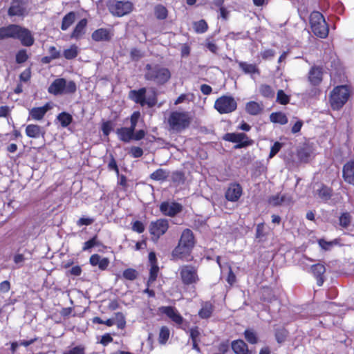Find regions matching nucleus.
<instances>
[{"label": "nucleus", "mask_w": 354, "mask_h": 354, "mask_svg": "<svg viewBox=\"0 0 354 354\" xmlns=\"http://www.w3.org/2000/svg\"><path fill=\"white\" fill-rule=\"evenodd\" d=\"M99 245V242L97 241V236H94L93 238L89 239L88 241H86L84 243V246L82 248L83 251H88L91 248Z\"/></svg>", "instance_id": "47"}, {"label": "nucleus", "mask_w": 354, "mask_h": 354, "mask_svg": "<svg viewBox=\"0 0 354 354\" xmlns=\"http://www.w3.org/2000/svg\"><path fill=\"white\" fill-rule=\"evenodd\" d=\"M181 280L185 285L196 283L198 280L197 269L192 266H183L179 268Z\"/></svg>", "instance_id": "10"}, {"label": "nucleus", "mask_w": 354, "mask_h": 354, "mask_svg": "<svg viewBox=\"0 0 354 354\" xmlns=\"http://www.w3.org/2000/svg\"><path fill=\"white\" fill-rule=\"evenodd\" d=\"M63 354H85V347L82 345H78L64 352Z\"/></svg>", "instance_id": "53"}, {"label": "nucleus", "mask_w": 354, "mask_h": 354, "mask_svg": "<svg viewBox=\"0 0 354 354\" xmlns=\"http://www.w3.org/2000/svg\"><path fill=\"white\" fill-rule=\"evenodd\" d=\"M129 97L141 106H147L149 108H153L158 102L157 92L154 88H151L148 93L145 87L138 90H131Z\"/></svg>", "instance_id": "1"}, {"label": "nucleus", "mask_w": 354, "mask_h": 354, "mask_svg": "<svg viewBox=\"0 0 354 354\" xmlns=\"http://www.w3.org/2000/svg\"><path fill=\"white\" fill-rule=\"evenodd\" d=\"M274 54V50L272 49H266L261 53V57L264 59L272 57Z\"/></svg>", "instance_id": "64"}, {"label": "nucleus", "mask_w": 354, "mask_h": 354, "mask_svg": "<svg viewBox=\"0 0 354 354\" xmlns=\"http://www.w3.org/2000/svg\"><path fill=\"white\" fill-rule=\"evenodd\" d=\"M318 244L325 251L330 250L333 247L341 245L340 239H335L330 241L321 239L318 240Z\"/></svg>", "instance_id": "30"}, {"label": "nucleus", "mask_w": 354, "mask_h": 354, "mask_svg": "<svg viewBox=\"0 0 354 354\" xmlns=\"http://www.w3.org/2000/svg\"><path fill=\"white\" fill-rule=\"evenodd\" d=\"M168 227V221L165 218H160L156 221L151 222L149 225V232L151 235L158 239L167 231Z\"/></svg>", "instance_id": "12"}, {"label": "nucleus", "mask_w": 354, "mask_h": 354, "mask_svg": "<svg viewBox=\"0 0 354 354\" xmlns=\"http://www.w3.org/2000/svg\"><path fill=\"white\" fill-rule=\"evenodd\" d=\"M214 306L210 302H205L198 312V315L202 319H207L211 317Z\"/></svg>", "instance_id": "31"}, {"label": "nucleus", "mask_w": 354, "mask_h": 354, "mask_svg": "<svg viewBox=\"0 0 354 354\" xmlns=\"http://www.w3.org/2000/svg\"><path fill=\"white\" fill-rule=\"evenodd\" d=\"M310 24L313 33L320 37L326 38L328 35V27L322 13L313 12L310 15Z\"/></svg>", "instance_id": "6"}, {"label": "nucleus", "mask_w": 354, "mask_h": 354, "mask_svg": "<svg viewBox=\"0 0 354 354\" xmlns=\"http://www.w3.org/2000/svg\"><path fill=\"white\" fill-rule=\"evenodd\" d=\"M270 120L273 123L280 124H286L288 121L286 114L282 112L272 113L270 115Z\"/></svg>", "instance_id": "34"}, {"label": "nucleus", "mask_w": 354, "mask_h": 354, "mask_svg": "<svg viewBox=\"0 0 354 354\" xmlns=\"http://www.w3.org/2000/svg\"><path fill=\"white\" fill-rule=\"evenodd\" d=\"M262 109V105L254 101L248 102L245 106L247 113L252 115H258Z\"/></svg>", "instance_id": "32"}, {"label": "nucleus", "mask_w": 354, "mask_h": 354, "mask_svg": "<svg viewBox=\"0 0 354 354\" xmlns=\"http://www.w3.org/2000/svg\"><path fill=\"white\" fill-rule=\"evenodd\" d=\"M134 131L129 127H121L117 129L116 134L118 138L124 142H129L133 140Z\"/></svg>", "instance_id": "29"}, {"label": "nucleus", "mask_w": 354, "mask_h": 354, "mask_svg": "<svg viewBox=\"0 0 354 354\" xmlns=\"http://www.w3.org/2000/svg\"><path fill=\"white\" fill-rule=\"evenodd\" d=\"M243 193L242 187L237 183H230L225 193V198L230 202L239 201Z\"/></svg>", "instance_id": "14"}, {"label": "nucleus", "mask_w": 354, "mask_h": 354, "mask_svg": "<svg viewBox=\"0 0 354 354\" xmlns=\"http://www.w3.org/2000/svg\"><path fill=\"white\" fill-rule=\"evenodd\" d=\"M15 39L20 40L21 44L26 47L32 46L35 41L31 32L28 29L20 26H19Z\"/></svg>", "instance_id": "15"}, {"label": "nucleus", "mask_w": 354, "mask_h": 354, "mask_svg": "<svg viewBox=\"0 0 354 354\" xmlns=\"http://www.w3.org/2000/svg\"><path fill=\"white\" fill-rule=\"evenodd\" d=\"M245 339L250 344L257 343L258 339L256 333L252 329H246L244 332Z\"/></svg>", "instance_id": "42"}, {"label": "nucleus", "mask_w": 354, "mask_h": 354, "mask_svg": "<svg viewBox=\"0 0 354 354\" xmlns=\"http://www.w3.org/2000/svg\"><path fill=\"white\" fill-rule=\"evenodd\" d=\"M50 56L53 59H58L61 56L60 51L58 50L55 46H50L48 49Z\"/></svg>", "instance_id": "61"}, {"label": "nucleus", "mask_w": 354, "mask_h": 354, "mask_svg": "<svg viewBox=\"0 0 354 354\" xmlns=\"http://www.w3.org/2000/svg\"><path fill=\"white\" fill-rule=\"evenodd\" d=\"M281 147H282L281 143H280L279 142H275L271 147L270 152L269 154V158H272V157H274L279 151Z\"/></svg>", "instance_id": "58"}, {"label": "nucleus", "mask_w": 354, "mask_h": 354, "mask_svg": "<svg viewBox=\"0 0 354 354\" xmlns=\"http://www.w3.org/2000/svg\"><path fill=\"white\" fill-rule=\"evenodd\" d=\"M223 139L226 141L236 143V149L248 147L252 145V140L244 133H227Z\"/></svg>", "instance_id": "11"}, {"label": "nucleus", "mask_w": 354, "mask_h": 354, "mask_svg": "<svg viewBox=\"0 0 354 354\" xmlns=\"http://www.w3.org/2000/svg\"><path fill=\"white\" fill-rule=\"evenodd\" d=\"M76 90V84L73 81H67L64 78L55 80L48 88V93L54 95L73 94Z\"/></svg>", "instance_id": "5"}, {"label": "nucleus", "mask_w": 354, "mask_h": 354, "mask_svg": "<svg viewBox=\"0 0 354 354\" xmlns=\"http://www.w3.org/2000/svg\"><path fill=\"white\" fill-rule=\"evenodd\" d=\"M298 156L301 161L308 162L310 157V151L308 149H301L298 152Z\"/></svg>", "instance_id": "52"}, {"label": "nucleus", "mask_w": 354, "mask_h": 354, "mask_svg": "<svg viewBox=\"0 0 354 354\" xmlns=\"http://www.w3.org/2000/svg\"><path fill=\"white\" fill-rule=\"evenodd\" d=\"M115 317L117 319V325L118 328H124L126 324V321L123 314L118 312L115 314Z\"/></svg>", "instance_id": "56"}, {"label": "nucleus", "mask_w": 354, "mask_h": 354, "mask_svg": "<svg viewBox=\"0 0 354 354\" xmlns=\"http://www.w3.org/2000/svg\"><path fill=\"white\" fill-rule=\"evenodd\" d=\"M342 173L344 180L354 185V160H350L344 165Z\"/></svg>", "instance_id": "21"}, {"label": "nucleus", "mask_w": 354, "mask_h": 354, "mask_svg": "<svg viewBox=\"0 0 354 354\" xmlns=\"http://www.w3.org/2000/svg\"><path fill=\"white\" fill-rule=\"evenodd\" d=\"M323 77V68L321 66H313L308 72V81L312 85H319Z\"/></svg>", "instance_id": "17"}, {"label": "nucleus", "mask_w": 354, "mask_h": 354, "mask_svg": "<svg viewBox=\"0 0 354 354\" xmlns=\"http://www.w3.org/2000/svg\"><path fill=\"white\" fill-rule=\"evenodd\" d=\"M208 28L207 24L203 19L198 21L194 24V28L197 33H204Z\"/></svg>", "instance_id": "44"}, {"label": "nucleus", "mask_w": 354, "mask_h": 354, "mask_svg": "<svg viewBox=\"0 0 354 354\" xmlns=\"http://www.w3.org/2000/svg\"><path fill=\"white\" fill-rule=\"evenodd\" d=\"M259 93L262 96L268 99H271L274 96V90L268 84H261L259 87Z\"/></svg>", "instance_id": "38"}, {"label": "nucleus", "mask_w": 354, "mask_h": 354, "mask_svg": "<svg viewBox=\"0 0 354 354\" xmlns=\"http://www.w3.org/2000/svg\"><path fill=\"white\" fill-rule=\"evenodd\" d=\"M286 335V331L283 329L277 330L275 333L276 339L279 343L285 340Z\"/></svg>", "instance_id": "62"}, {"label": "nucleus", "mask_w": 354, "mask_h": 354, "mask_svg": "<svg viewBox=\"0 0 354 354\" xmlns=\"http://www.w3.org/2000/svg\"><path fill=\"white\" fill-rule=\"evenodd\" d=\"M25 131L26 136L32 138H44L45 135V129L37 124L27 125Z\"/></svg>", "instance_id": "20"}, {"label": "nucleus", "mask_w": 354, "mask_h": 354, "mask_svg": "<svg viewBox=\"0 0 354 354\" xmlns=\"http://www.w3.org/2000/svg\"><path fill=\"white\" fill-rule=\"evenodd\" d=\"M91 37L95 41H109L111 34L109 30L102 28L95 30L92 33Z\"/></svg>", "instance_id": "26"}, {"label": "nucleus", "mask_w": 354, "mask_h": 354, "mask_svg": "<svg viewBox=\"0 0 354 354\" xmlns=\"http://www.w3.org/2000/svg\"><path fill=\"white\" fill-rule=\"evenodd\" d=\"M145 80L153 82L158 85L165 84L171 77L169 70L158 64L151 65L147 64L145 66Z\"/></svg>", "instance_id": "2"}, {"label": "nucleus", "mask_w": 354, "mask_h": 354, "mask_svg": "<svg viewBox=\"0 0 354 354\" xmlns=\"http://www.w3.org/2000/svg\"><path fill=\"white\" fill-rule=\"evenodd\" d=\"M315 197L320 200L322 202L326 203L330 200L333 196L332 188L320 184L314 191Z\"/></svg>", "instance_id": "16"}, {"label": "nucleus", "mask_w": 354, "mask_h": 354, "mask_svg": "<svg viewBox=\"0 0 354 354\" xmlns=\"http://www.w3.org/2000/svg\"><path fill=\"white\" fill-rule=\"evenodd\" d=\"M57 119L60 122L62 127H68L73 121V118L71 114L66 112H62L59 113Z\"/></svg>", "instance_id": "37"}, {"label": "nucleus", "mask_w": 354, "mask_h": 354, "mask_svg": "<svg viewBox=\"0 0 354 354\" xmlns=\"http://www.w3.org/2000/svg\"><path fill=\"white\" fill-rule=\"evenodd\" d=\"M28 56L26 53V50L21 49L17 52L16 54V62L17 64H22L26 62Z\"/></svg>", "instance_id": "50"}, {"label": "nucleus", "mask_w": 354, "mask_h": 354, "mask_svg": "<svg viewBox=\"0 0 354 354\" xmlns=\"http://www.w3.org/2000/svg\"><path fill=\"white\" fill-rule=\"evenodd\" d=\"M154 14L157 19H165L167 17V10L162 5H158L154 8Z\"/></svg>", "instance_id": "39"}, {"label": "nucleus", "mask_w": 354, "mask_h": 354, "mask_svg": "<svg viewBox=\"0 0 354 354\" xmlns=\"http://www.w3.org/2000/svg\"><path fill=\"white\" fill-rule=\"evenodd\" d=\"M132 230L139 234L142 233L145 230L143 223L139 221H136L133 223Z\"/></svg>", "instance_id": "60"}, {"label": "nucleus", "mask_w": 354, "mask_h": 354, "mask_svg": "<svg viewBox=\"0 0 354 354\" xmlns=\"http://www.w3.org/2000/svg\"><path fill=\"white\" fill-rule=\"evenodd\" d=\"M79 48L75 45H71L68 48L65 49L63 55L66 59H75L79 54Z\"/></svg>", "instance_id": "36"}, {"label": "nucleus", "mask_w": 354, "mask_h": 354, "mask_svg": "<svg viewBox=\"0 0 354 354\" xmlns=\"http://www.w3.org/2000/svg\"><path fill=\"white\" fill-rule=\"evenodd\" d=\"M101 259H102V257L99 254H95L91 255V257H90L89 261H90V263L93 266H98Z\"/></svg>", "instance_id": "63"}, {"label": "nucleus", "mask_w": 354, "mask_h": 354, "mask_svg": "<svg viewBox=\"0 0 354 354\" xmlns=\"http://www.w3.org/2000/svg\"><path fill=\"white\" fill-rule=\"evenodd\" d=\"M310 270L317 279V286H322L324 282L325 266L321 263L315 264L310 267Z\"/></svg>", "instance_id": "23"}, {"label": "nucleus", "mask_w": 354, "mask_h": 354, "mask_svg": "<svg viewBox=\"0 0 354 354\" xmlns=\"http://www.w3.org/2000/svg\"><path fill=\"white\" fill-rule=\"evenodd\" d=\"M276 101L281 104L286 105L290 102V96L286 95L283 90H279Z\"/></svg>", "instance_id": "45"}, {"label": "nucleus", "mask_w": 354, "mask_h": 354, "mask_svg": "<svg viewBox=\"0 0 354 354\" xmlns=\"http://www.w3.org/2000/svg\"><path fill=\"white\" fill-rule=\"evenodd\" d=\"M108 8L113 15L120 17L132 11L133 4L129 1H113L109 3Z\"/></svg>", "instance_id": "9"}, {"label": "nucleus", "mask_w": 354, "mask_h": 354, "mask_svg": "<svg viewBox=\"0 0 354 354\" xmlns=\"http://www.w3.org/2000/svg\"><path fill=\"white\" fill-rule=\"evenodd\" d=\"M334 317L331 315V312L328 314L322 317V319L319 320V323L324 327H329L331 324H333Z\"/></svg>", "instance_id": "48"}, {"label": "nucleus", "mask_w": 354, "mask_h": 354, "mask_svg": "<svg viewBox=\"0 0 354 354\" xmlns=\"http://www.w3.org/2000/svg\"><path fill=\"white\" fill-rule=\"evenodd\" d=\"M232 348L236 354H252L248 345L242 339L234 340L232 342Z\"/></svg>", "instance_id": "27"}, {"label": "nucleus", "mask_w": 354, "mask_h": 354, "mask_svg": "<svg viewBox=\"0 0 354 354\" xmlns=\"http://www.w3.org/2000/svg\"><path fill=\"white\" fill-rule=\"evenodd\" d=\"M349 97V91L346 86L335 87L330 97V102L333 109L338 110L343 106Z\"/></svg>", "instance_id": "7"}, {"label": "nucleus", "mask_w": 354, "mask_h": 354, "mask_svg": "<svg viewBox=\"0 0 354 354\" xmlns=\"http://www.w3.org/2000/svg\"><path fill=\"white\" fill-rule=\"evenodd\" d=\"M129 153L133 158H140L143 155V150L139 147H132L130 149Z\"/></svg>", "instance_id": "55"}, {"label": "nucleus", "mask_w": 354, "mask_h": 354, "mask_svg": "<svg viewBox=\"0 0 354 354\" xmlns=\"http://www.w3.org/2000/svg\"><path fill=\"white\" fill-rule=\"evenodd\" d=\"M122 275L124 279L133 281L137 278L138 272L134 269L128 268L123 272Z\"/></svg>", "instance_id": "49"}, {"label": "nucleus", "mask_w": 354, "mask_h": 354, "mask_svg": "<svg viewBox=\"0 0 354 354\" xmlns=\"http://www.w3.org/2000/svg\"><path fill=\"white\" fill-rule=\"evenodd\" d=\"M214 109L221 114H227L234 111L237 108V102L230 95H223L214 102Z\"/></svg>", "instance_id": "8"}, {"label": "nucleus", "mask_w": 354, "mask_h": 354, "mask_svg": "<svg viewBox=\"0 0 354 354\" xmlns=\"http://www.w3.org/2000/svg\"><path fill=\"white\" fill-rule=\"evenodd\" d=\"M194 245V235L189 229H185L179 241L178 246L173 251V256L182 259L188 254Z\"/></svg>", "instance_id": "4"}, {"label": "nucleus", "mask_w": 354, "mask_h": 354, "mask_svg": "<svg viewBox=\"0 0 354 354\" xmlns=\"http://www.w3.org/2000/svg\"><path fill=\"white\" fill-rule=\"evenodd\" d=\"M87 25L86 19H81L75 26L71 35V39H79L85 34V29Z\"/></svg>", "instance_id": "28"}, {"label": "nucleus", "mask_w": 354, "mask_h": 354, "mask_svg": "<svg viewBox=\"0 0 354 354\" xmlns=\"http://www.w3.org/2000/svg\"><path fill=\"white\" fill-rule=\"evenodd\" d=\"M160 212L165 216L174 217L183 210L181 204L176 202H162L160 205Z\"/></svg>", "instance_id": "13"}, {"label": "nucleus", "mask_w": 354, "mask_h": 354, "mask_svg": "<svg viewBox=\"0 0 354 354\" xmlns=\"http://www.w3.org/2000/svg\"><path fill=\"white\" fill-rule=\"evenodd\" d=\"M160 310L162 313L169 317L176 324L180 325L183 324L184 319L174 307L164 306L160 308Z\"/></svg>", "instance_id": "19"}, {"label": "nucleus", "mask_w": 354, "mask_h": 354, "mask_svg": "<svg viewBox=\"0 0 354 354\" xmlns=\"http://www.w3.org/2000/svg\"><path fill=\"white\" fill-rule=\"evenodd\" d=\"M314 260L308 258L306 256L301 257L298 261V265L304 270H310V267L312 266L310 265V263L313 262Z\"/></svg>", "instance_id": "43"}, {"label": "nucleus", "mask_w": 354, "mask_h": 354, "mask_svg": "<svg viewBox=\"0 0 354 354\" xmlns=\"http://www.w3.org/2000/svg\"><path fill=\"white\" fill-rule=\"evenodd\" d=\"M239 68L247 75H250L251 78L255 80L254 75H259L260 71L258 66L254 64H250L246 62H238Z\"/></svg>", "instance_id": "24"}, {"label": "nucleus", "mask_w": 354, "mask_h": 354, "mask_svg": "<svg viewBox=\"0 0 354 354\" xmlns=\"http://www.w3.org/2000/svg\"><path fill=\"white\" fill-rule=\"evenodd\" d=\"M339 225L343 227H347L351 223V216L348 213H343L339 218Z\"/></svg>", "instance_id": "51"}, {"label": "nucleus", "mask_w": 354, "mask_h": 354, "mask_svg": "<svg viewBox=\"0 0 354 354\" xmlns=\"http://www.w3.org/2000/svg\"><path fill=\"white\" fill-rule=\"evenodd\" d=\"M192 119L191 113L176 111L171 113L168 123L172 130L180 132L189 126Z\"/></svg>", "instance_id": "3"}, {"label": "nucleus", "mask_w": 354, "mask_h": 354, "mask_svg": "<svg viewBox=\"0 0 354 354\" xmlns=\"http://www.w3.org/2000/svg\"><path fill=\"white\" fill-rule=\"evenodd\" d=\"M190 338L192 340L199 341V336L201 335L198 327L195 326L189 330Z\"/></svg>", "instance_id": "59"}, {"label": "nucleus", "mask_w": 354, "mask_h": 354, "mask_svg": "<svg viewBox=\"0 0 354 354\" xmlns=\"http://www.w3.org/2000/svg\"><path fill=\"white\" fill-rule=\"evenodd\" d=\"M113 129L112 124L110 121L103 122L102 124V131L103 134L108 136Z\"/></svg>", "instance_id": "57"}, {"label": "nucleus", "mask_w": 354, "mask_h": 354, "mask_svg": "<svg viewBox=\"0 0 354 354\" xmlns=\"http://www.w3.org/2000/svg\"><path fill=\"white\" fill-rule=\"evenodd\" d=\"M75 20V13L74 12H68L62 19L61 29L66 30L74 23Z\"/></svg>", "instance_id": "33"}, {"label": "nucleus", "mask_w": 354, "mask_h": 354, "mask_svg": "<svg viewBox=\"0 0 354 354\" xmlns=\"http://www.w3.org/2000/svg\"><path fill=\"white\" fill-rule=\"evenodd\" d=\"M169 172L168 171L158 169L150 175V178L153 180L164 181L169 177Z\"/></svg>", "instance_id": "35"}, {"label": "nucleus", "mask_w": 354, "mask_h": 354, "mask_svg": "<svg viewBox=\"0 0 354 354\" xmlns=\"http://www.w3.org/2000/svg\"><path fill=\"white\" fill-rule=\"evenodd\" d=\"M140 116V113L139 111H135L131 116V126L129 128L132 129L135 131L138 121Z\"/></svg>", "instance_id": "54"}, {"label": "nucleus", "mask_w": 354, "mask_h": 354, "mask_svg": "<svg viewBox=\"0 0 354 354\" xmlns=\"http://www.w3.org/2000/svg\"><path fill=\"white\" fill-rule=\"evenodd\" d=\"M255 236L259 240V241H262L263 239L266 236V232L263 223H259L257 225Z\"/></svg>", "instance_id": "46"}, {"label": "nucleus", "mask_w": 354, "mask_h": 354, "mask_svg": "<svg viewBox=\"0 0 354 354\" xmlns=\"http://www.w3.org/2000/svg\"><path fill=\"white\" fill-rule=\"evenodd\" d=\"M169 330L167 326L161 327L159 333L158 342L160 344H165L169 337Z\"/></svg>", "instance_id": "40"}, {"label": "nucleus", "mask_w": 354, "mask_h": 354, "mask_svg": "<svg viewBox=\"0 0 354 354\" xmlns=\"http://www.w3.org/2000/svg\"><path fill=\"white\" fill-rule=\"evenodd\" d=\"M158 271H159V268L157 264H153L151 266V268L149 270V279L147 281L148 286L156 280Z\"/></svg>", "instance_id": "41"}, {"label": "nucleus", "mask_w": 354, "mask_h": 354, "mask_svg": "<svg viewBox=\"0 0 354 354\" xmlns=\"http://www.w3.org/2000/svg\"><path fill=\"white\" fill-rule=\"evenodd\" d=\"M50 109V106L48 104H46L43 106L32 108L29 111V117L35 120H40Z\"/></svg>", "instance_id": "25"}, {"label": "nucleus", "mask_w": 354, "mask_h": 354, "mask_svg": "<svg viewBox=\"0 0 354 354\" xmlns=\"http://www.w3.org/2000/svg\"><path fill=\"white\" fill-rule=\"evenodd\" d=\"M19 25L11 24L7 26L0 28V40L8 38L15 39L17 33Z\"/></svg>", "instance_id": "22"}, {"label": "nucleus", "mask_w": 354, "mask_h": 354, "mask_svg": "<svg viewBox=\"0 0 354 354\" xmlns=\"http://www.w3.org/2000/svg\"><path fill=\"white\" fill-rule=\"evenodd\" d=\"M26 12L25 3L24 0H12L8 9V13L10 16L21 17Z\"/></svg>", "instance_id": "18"}]
</instances>
